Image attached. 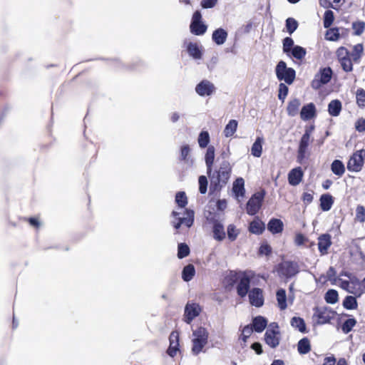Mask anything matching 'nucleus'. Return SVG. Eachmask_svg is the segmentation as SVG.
Returning a JSON list of instances; mask_svg holds the SVG:
<instances>
[{
  "instance_id": "5fc2aeb1",
  "label": "nucleus",
  "mask_w": 365,
  "mask_h": 365,
  "mask_svg": "<svg viewBox=\"0 0 365 365\" xmlns=\"http://www.w3.org/2000/svg\"><path fill=\"white\" fill-rule=\"evenodd\" d=\"M339 31L338 29H331L326 34V38L329 41H335L339 38Z\"/></svg>"
},
{
  "instance_id": "a18cd8bd",
  "label": "nucleus",
  "mask_w": 365,
  "mask_h": 365,
  "mask_svg": "<svg viewBox=\"0 0 365 365\" xmlns=\"http://www.w3.org/2000/svg\"><path fill=\"white\" fill-rule=\"evenodd\" d=\"M190 148L188 145H183L180 148V158L187 163H192V160L189 157Z\"/></svg>"
},
{
  "instance_id": "bf43d9fd",
  "label": "nucleus",
  "mask_w": 365,
  "mask_h": 365,
  "mask_svg": "<svg viewBox=\"0 0 365 365\" xmlns=\"http://www.w3.org/2000/svg\"><path fill=\"white\" fill-rule=\"evenodd\" d=\"M298 24L296 20L292 18H289L286 21V27L287 31L291 34H292L297 28Z\"/></svg>"
},
{
  "instance_id": "2eb2a0df",
  "label": "nucleus",
  "mask_w": 365,
  "mask_h": 365,
  "mask_svg": "<svg viewBox=\"0 0 365 365\" xmlns=\"http://www.w3.org/2000/svg\"><path fill=\"white\" fill-rule=\"evenodd\" d=\"M250 302L252 306L260 307L264 304L262 290L259 288H254L249 292Z\"/></svg>"
},
{
  "instance_id": "7ed1b4c3",
  "label": "nucleus",
  "mask_w": 365,
  "mask_h": 365,
  "mask_svg": "<svg viewBox=\"0 0 365 365\" xmlns=\"http://www.w3.org/2000/svg\"><path fill=\"white\" fill-rule=\"evenodd\" d=\"M192 352L193 354L197 355L202 351L203 348L207 344L209 333L205 328L200 327L192 331Z\"/></svg>"
},
{
  "instance_id": "c756f323",
  "label": "nucleus",
  "mask_w": 365,
  "mask_h": 365,
  "mask_svg": "<svg viewBox=\"0 0 365 365\" xmlns=\"http://www.w3.org/2000/svg\"><path fill=\"white\" fill-rule=\"evenodd\" d=\"M264 138L257 137L251 148V154L256 158H259L262 153V144Z\"/></svg>"
},
{
  "instance_id": "1a4fd4ad",
  "label": "nucleus",
  "mask_w": 365,
  "mask_h": 365,
  "mask_svg": "<svg viewBox=\"0 0 365 365\" xmlns=\"http://www.w3.org/2000/svg\"><path fill=\"white\" fill-rule=\"evenodd\" d=\"M201 14L200 11H195L192 18L190 24V31L195 35H202L207 30V26L201 22Z\"/></svg>"
},
{
  "instance_id": "052dcab7",
  "label": "nucleus",
  "mask_w": 365,
  "mask_h": 365,
  "mask_svg": "<svg viewBox=\"0 0 365 365\" xmlns=\"http://www.w3.org/2000/svg\"><path fill=\"white\" fill-rule=\"evenodd\" d=\"M199 190L202 194H205L207 192V179L205 176L201 175L199 177Z\"/></svg>"
},
{
  "instance_id": "4d7b16f0",
  "label": "nucleus",
  "mask_w": 365,
  "mask_h": 365,
  "mask_svg": "<svg viewBox=\"0 0 365 365\" xmlns=\"http://www.w3.org/2000/svg\"><path fill=\"white\" fill-rule=\"evenodd\" d=\"M356 96L358 106L365 107V91L362 88L358 89Z\"/></svg>"
},
{
  "instance_id": "f3484780",
  "label": "nucleus",
  "mask_w": 365,
  "mask_h": 365,
  "mask_svg": "<svg viewBox=\"0 0 365 365\" xmlns=\"http://www.w3.org/2000/svg\"><path fill=\"white\" fill-rule=\"evenodd\" d=\"M170 346L167 351L168 355L173 357L179 351V334L178 331H173L170 335Z\"/></svg>"
},
{
  "instance_id": "37998d69",
  "label": "nucleus",
  "mask_w": 365,
  "mask_h": 365,
  "mask_svg": "<svg viewBox=\"0 0 365 365\" xmlns=\"http://www.w3.org/2000/svg\"><path fill=\"white\" fill-rule=\"evenodd\" d=\"M210 140V134L207 131H201L198 135L197 143L200 148H206Z\"/></svg>"
},
{
  "instance_id": "39448f33",
  "label": "nucleus",
  "mask_w": 365,
  "mask_h": 365,
  "mask_svg": "<svg viewBox=\"0 0 365 365\" xmlns=\"http://www.w3.org/2000/svg\"><path fill=\"white\" fill-rule=\"evenodd\" d=\"M264 340L266 344L272 348H275L279 345L280 333L279 326L276 322H272L268 326L264 334Z\"/></svg>"
},
{
  "instance_id": "79ce46f5",
  "label": "nucleus",
  "mask_w": 365,
  "mask_h": 365,
  "mask_svg": "<svg viewBox=\"0 0 365 365\" xmlns=\"http://www.w3.org/2000/svg\"><path fill=\"white\" fill-rule=\"evenodd\" d=\"M290 323L294 328L297 329L300 332L306 331L305 322L302 318L294 317L292 318Z\"/></svg>"
},
{
  "instance_id": "f257e3e1",
  "label": "nucleus",
  "mask_w": 365,
  "mask_h": 365,
  "mask_svg": "<svg viewBox=\"0 0 365 365\" xmlns=\"http://www.w3.org/2000/svg\"><path fill=\"white\" fill-rule=\"evenodd\" d=\"M231 173V166L229 162L223 161L217 171L207 173L210 180V187L218 190L226 185Z\"/></svg>"
},
{
  "instance_id": "6e6d98bb",
  "label": "nucleus",
  "mask_w": 365,
  "mask_h": 365,
  "mask_svg": "<svg viewBox=\"0 0 365 365\" xmlns=\"http://www.w3.org/2000/svg\"><path fill=\"white\" fill-rule=\"evenodd\" d=\"M363 46L361 43H358L354 46L351 53V57L354 59V61H357L358 59L360 58L363 53Z\"/></svg>"
},
{
  "instance_id": "603ef678",
  "label": "nucleus",
  "mask_w": 365,
  "mask_h": 365,
  "mask_svg": "<svg viewBox=\"0 0 365 365\" xmlns=\"http://www.w3.org/2000/svg\"><path fill=\"white\" fill-rule=\"evenodd\" d=\"M355 220L361 223L365 222V207L362 205H358L356 208Z\"/></svg>"
},
{
  "instance_id": "4468645a",
  "label": "nucleus",
  "mask_w": 365,
  "mask_h": 365,
  "mask_svg": "<svg viewBox=\"0 0 365 365\" xmlns=\"http://www.w3.org/2000/svg\"><path fill=\"white\" fill-rule=\"evenodd\" d=\"M232 192L238 202H241L245 196V180L242 178H237L232 185Z\"/></svg>"
},
{
  "instance_id": "9b49d317",
  "label": "nucleus",
  "mask_w": 365,
  "mask_h": 365,
  "mask_svg": "<svg viewBox=\"0 0 365 365\" xmlns=\"http://www.w3.org/2000/svg\"><path fill=\"white\" fill-rule=\"evenodd\" d=\"M263 198L264 195L259 192L255 193L252 196L247 203L246 210L248 215H254L259 211Z\"/></svg>"
},
{
  "instance_id": "6ab92c4d",
  "label": "nucleus",
  "mask_w": 365,
  "mask_h": 365,
  "mask_svg": "<svg viewBox=\"0 0 365 365\" xmlns=\"http://www.w3.org/2000/svg\"><path fill=\"white\" fill-rule=\"evenodd\" d=\"M250 277L244 274L240 278V282L237 286V294L241 297H244L247 295L248 292V289L250 288Z\"/></svg>"
},
{
  "instance_id": "e2e57ef3",
  "label": "nucleus",
  "mask_w": 365,
  "mask_h": 365,
  "mask_svg": "<svg viewBox=\"0 0 365 365\" xmlns=\"http://www.w3.org/2000/svg\"><path fill=\"white\" fill-rule=\"evenodd\" d=\"M343 70L346 72L352 71V63L349 57L339 61Z\"/></svg>"
},
{
  "instance_id": "0eeeda50",
  "label": "nucleus",
  "mask_w": 365,
  "mask_h": 365,
  "mask_svg": "<svg viewBox=\"0 0 365 365\" xmlns=\"http://www.w3.org/2000/svg\"><path fill=\"white\" fill-rule=\"evenodd\" d=\"M277 272L279 275L290 278L299 272V265L297 262L284 261L278 265Z\"/></svg>"
},
{
  "instance_id": "13d9d810",
  "label": "nucleus",
  "mask_w": 365,
  "mask_h": 365,
  "mask_svg": "<svg viewBox=\"0 0 365 365\" xmlns=\"http://www.w3.org/2000/svg\"><path fill=\"white\" fill-rule=\"evenodd\" d=\"M352 28L354 31V34L356 36H360L364 31L365 23L363 21L354 22L352 24Z\"/></svg>"
},
{
  "instance_id": "3c124183",
  "label": "nucleus",
  "mask_w": 365,
  "mask_h": 365,
  "mask_svg": "<svg viewBox=\"0 0 365 365\" xmlns=\"http://www.w3.org/2000/svg\"><path fill=\"white\" fill-rule=\"evenodd\" d=\"M334 19V13L331 10L325 11L324 15V26L327 29L331 26Z\"/></svg>"
},
{
  "instance_id": "49530a36",
  "label": "nucleus",
  "mask_w": 365,
  "mask_h": 365,
  "mask_svg": "<svg viewBox=\"0 0 365 365\" xmlns=\"http://www.w3.org/2000/svg\"><path fill=\"white\" fill-rule=\"evenodd\" d=\"M340 276H344L347 277L349 279V282L354 287H359V286L361 285V282L359 280V279L355 275L350 272H342L340 273Z\"/></svg>"
},
{
  "instance_id": "c9c22d12",
  "label": "nucleus",
  "mask_w": 365,
  "mask_h": 365,
  "mask_svg": "<svg viewBox=\"0 0 365 365\" xmlns=\"http://www.w3.org/2000/svg\"><path fill=\"white\" fill-rule=\"evenodd\" d=\"M331 169L334 174L339 177L342 176L345 172L344 165L339 160H335L332 162Z\"/></svg>"
},
{
  "instance_id": "dca6fc26",
  "label": "nucleus",
  "mask_w": 365,
  "mask_h": 365,
  "mask_svg": "<svg viewBox=\"0 0 365 365\" xmlns=\"http://www.w3.org/2000/svg\"><path fill=\"white\" fill-rule=\"evenodd\" d=\"M332 71L330 68H325L320 71V73L317 76L318 79H315L313 83V87L318 88L320 86V83H327L331 78Z\"/></svg>"
},
{
  "instance_id": "f03ea898",
  "label": "nucleus",
  "mask_w": 365,
  "mask_h": 365,
  "mask_svg": "<svg viewBox=\"0 0 365 365\" xmlns=\"http://www.w3.org/2000/svg\"><path fill=\"white\" fill-rule=\"evenodd\" d=\"M170 217V223L176 230H178L182 225L190 228L194 222L195 212L193 210H174L171 212Z\"/></svg>"
},
{
  "instance_id": "b1692460",
  "label": "nucleus",
  "mask_w": 365,
  "mask_h": 365,
  "mask_svg": "<svg viewBox=\"0 0 365 365\" xmlns=\"http://www.w3.org/2000/svg\"><path fill=\"white\" fill-rule=\"evenodd\" d=\"M187 51L189 55L194 59L199 60L202 58L201 46L197 43L190 42L187 45Z\"/></svg>"
},
{
  "instance_id": "5701e85b",
  "label": "nucleus",
  "mask_w": 365,
  "mask_h": 365,
  "mask_svg": "<svg viewBox=\"0 0 365 365\" xmlns=\"http://www.w3.org/2000/svg\"><path fill=\"white\" fill-rule=\"evenodd\" d=\"M339 287L344 290H346L347 292L352 294L358 297H360L364 293L363 289H361V287H353L349 282V280H341Z\"/></svg>"
},
{
  "instance_id": "c03bdc74",
  "label": "nucleus",
  "mask_w": 365,
  "mask_h": 365,
  "mask_svg": "<svg viewBox=\"0 0 365 365\" xmlns=\"http://www.w3.org/2000/svg\"><path fill=\"white\" fill-rule=\"evenodd\" d=\"M324 299L329 304H335L338 302L339 295L337 291L335 289H329L325 294Z\"/></svg>"
},
{
  "instance_id": "de8ad7c7",
  "label": "nucleus",
  "mask_w": 365,
  "mask_h": 365,
  "mask_svg": "<svg viewBox=\"0 0 365 365\" xmlns=\"http://www.w3.org/2000/svg\"><path fill=\"white\" fill-rule=\"evenodd\" d=\"M356 321L355 319L351 318L346 319L341 326V330L344 334L350 332L353 327L356 325Z\"/></svg>"
},
{
  "instance_id": "7c9ffc66",
  "label": "nucleus",
  "mask_w": 365,
  "mask_h": 365,
  "mask_svg": "<svg viewBox=\"0 0 365 365\" xmlns=\"http://www.w3.org/2000/svg\"><path fill=\"white\" fill-rule=\"evenodd\" d=\"M301 101L298 98L291 100L287 106V111L289 116H295L298 114Z\"/></svg>"
},
{
  "instance_id": "a878e982",
  "label": "nucleus",
  "mask_w": 365,
  "mask_h": 365,
  "mask_svg": "<svg viewBox=\"0 0 365 365\" xmlns=\"http://www.w3.org/2000/svg\"><path fill=\"white\" fill-rule=\"evenodd\" d=\"M227 32L223 29H216L212 36V41L217 45H222L227 40Z\"/></svg>"
},
{
  "instance_id": "bb28decb",
  "label": "nucleus",
  "mask_w": 365,
  "mask_h": 365,
  "mask_svg": "<svg viewBox=\"0 0 365 365\" xmlns=\"http://www.w3.org/2000/svg\"><path fill=\"white\" fill-rule=\"evenodd\" d=\"M267 325V320L262 316H257L252 319L251 326L256 332H262Z\"/></svg>"
},
{
  "instance_id": "f8f14e48",
  "label": "nucleus",
  "mask_w": 365,
  "mask_h": 365,
  "mask_svg": "<svg viewBox=\"0 0 365 365\" xmlns=\"http://www.w3.org/2000/svg\"><path fill=\"white\" fill-rule=\"evenodd\" d=\"M201 312V307L197 303H187L185 305L183 320L187 324H190Z\"/></svg>"
},
{
  "instance_id": "a19ab883",
  "label": "nucleus",
  "mask_w": 365,
  "mask_h": 365,
  "mask_svg": "<svg viewBox=\"0 0 365 365\" xmlns=\"http://www.w3.org/2000/svg\"><path fill=\"white\" fill-rule=\"evenodd\" d=\"M343 306L346 309H356L358 307V303L356 297L354 296H347L343 301Z\"/></svg>"
},
{
  "instance_id": "e433bc0d",
  "label": "nucleus",
  "mask_w": 365,
  "mask_h": 365,
  "mask_svg": "<svg viewBox=\"0 0 365 365\" xmlns=\"http://www.w3.org/2000/svg\"><path fill=\"white\" fill-rule=\"evenodd\" d=\"M237 121L236 120H230L226 125L223 133L226 138L232 136L237 128Z\"/></svg>"
},
{
  "instance_id": "ddd939ff",
  "label": "nucleus",
  "mask_w": 365,
  "mask_h": 365,
  "mask_svg": "<svg viewBox=\"0 0 365 365\" xmlns=\"http://www.w3.org/2000/svg\"><path fill=\"white\" fill-rule=\"evenodd\" d=\"M312 130V128H310V130H306L305 133L302 135L299 146L298 149V155H297V161L299 163H302L304 159L305 158L307 148L309 144L310 141V135H311V130Z\"/></svg>"
},
{
  "instance_id": "9d476101",
  "label": "nucleus",
  "mask_w": 365,
  "mask_h": 365,
  "mask_svg": "<svg viewBox=\"0 0 365 365\" xmlns=\"http://www.w3.org/2000/svg\"><path fill=\"white\" fill-rule=\"evenodd\" d=\"M215 91V85L208 80H202L195 86V92L201 97L210 96Z\"/></svg>"
},
{
  "instance_id": "69168bd1",
  "label": "nucleus",
  "mask_w": 365,
  "mask_h": 365,
  "mask_svg": "<svg viewBox=\"0 0 365 365\" xmlns=\"http://www.w3.org/2000/svg\"><path fill=\"white\" fill-rule=\"evenodd\" d=\"M217 3V0H202L201 6L204 9L213 8Z\"/></svg>"
},
{
  "instance_id": "58836bf2",
  "label": "nucleus",
  "mask_w": 365,
  "mask_h": 365,
  "mask_svg": "<svg viewBox=\"0 0 365 365\" xmlns=\"http://www.w3.org/2000/svg\"><path fill=\"white\" fill-rule=\"evenodd\" d=\"M195 274V267L192 264H188L183 268L182 277L184 281H190Z\"/></svg>"
},
{
  "instance_id": "680f3d73",
  "label": "nucleus",
  "mask_w": 365,
  "mask_h": 365,
  "mask_svg": "<svg viewBox=\"0 0 365 365\" xmlns=\"http://www.w3.org/2000/svg\"><path fill=\"white\" fill-rule=\"evenodd\" d=\"M288 91H289L288 87L284 83H281L279 86V94H278L279 99L284 101V100L285 99V98L287 97V96L288 94Z\"/></svg>"
},
{
  "instance_id": "774afa93",
  "label": "nucleus",
  "mask_w": 365,
  "mask_h": 365,
  "mask_svg": "<svg viewBox=\"0 0 365 365\" xmlns=\"http://www.w3.org/2000/svg\"><path fill=\"white\" fill-rule=\"evenodd\" d=\"M356 129L359 132L365 131V119H359L356 123Z\"/></svg>"
},
{
  "instance_id": "f704fd0d",
  "label": "nucleus",
  "mask_w": 365,
  "mask_h": 365,
  "mask_svg": "<svg viewBox=\"0 0 365 365\" xmlns=\"http://www.w3.org/2000/svg\"><path fill=\"white\" fill-rule=\"evenodd\" d=\"M264 230V224L259 220H255L250 224L249 230L253 234L259 235Z\"/></svg>"
},
{
  "instance_id": "4be33fe9",
  "label": "nucleus",
  "mask_w": 365,
  "mask_h": 365,
  "mask_svg": "<svg viewBox=\"0 0 365 365\" xmlns=\"http://www.w3.org/2000/svg\"><path fill=\"white\" fill-rule=\"evenodd\" d=\"M215 149L213 145H210L207 147L205 155V162L207 167V173H210L212 169L215 157Z\"/></svg>"
},
{
  "instance_id": "2f4dec72",
  "label": "nucleus",
  "mask_w": 365,
  "mask_h": 365,
  "mask_svg": "<svg viewBox=\"0 0 365 365\" xmlns=\"http://www.w3.org/2000/svg\"><path fill=\"white\" fill-rule=\"evenodd\" d=\"M334 203V200L331 195L329 194H324L320 197V207L323 211H329Z\"/></svg>"
},
{
  "instance_id": "0e129e2a",
  "label": "nucleus",
  "mask_w": 365,
  "mask_h": 365,
  "mask_svg": "<svg viewBox=\"0 0 365 365\" xmlns=\"http://www.w3.org/2000/svg\"><path fill=\"white\" fill-rule=\"evenodd\" d=\"M349 51L344 47H340L336 51V56L339 61L349 57Z\"/></svg>"
},
{
  "instance_id": "c85d7f7f",
  "label": "nucleus",
  "mask_w": 365,
  "mask_h": 365,
  "mask_svg": "<svg viewBox=\"0 0 365 365\" xmlns=\"http://www.w3.org/2000/svg\"><path fill=\"white\" fill-rule=\"evenodd\" d=\"M267 229L272 234L280 233L283 230V222L279 219H272L267 225Z\"/></svg>"
},
{
  "instance_id": "423d86ee",
  "label": "nucleus",
  "mask_w": 365,
  "mask_h": 365,
  "mask_svg": "<svg viewBox=\"0 0 365 365\" xmlns=\"http://www.w3.org/2000/svg\"><path fill=\"white\" fill-rule=\"evenodd\" d=\"M336 312L327 307H316L314 309V319L318 324L329 323L335 317Z\"/></svg>"
},
{
  "instance_id": "8fccbe9b",
  "label": "nucleus",
  "mask_w": 365,
  "mask_h": 365,
  "mask_svg": "<svg viewBox=\"0 0 365 365\" xmlns=\"http://www.w3.org/2000/svg\"><path fill=\"white\" fill-rule=\"evenodd\" d=\"M227 232L228 239L230 241H235L240 233L239 230H237L236 227L232 224H230L227 226Z\"/></svg>"
},
{
  "instance_id": "338daca9",
  "label": "nucleus",
  "mask_w": 365,
  "mask_h": 365,
  "mask_svg": "<svg viewBox=\"0 0 365 365\" xmlns=\"http://www.w3.org/2000/svg\"><path fill=\"white\" fill-rule=\"evenodd\" d=\"M271 252H272V248L267 243L262 244L259 247V253L261 255H268L271 253Z\"/></svg>"
},
{
  "instance_id": "a211bd4d",
  "label": "nucleus",
  "mask_w": 365,
  "mask_h": 365,
  "mask_svg": "<svg viewBox=\"0 0 365 365\" xmlns=\"http://www.w3.org/2000/svg\"><path fill=\"white\" fill-rule=\"evenodd\" d=\"M331 245V236L329 234H323L318 238V248L322 255L327 253V250Z\"/></svg>"
},
{
  "instance_id": "ea45409f",
  "label": "nucleus",
  "mask_w": 365,
  "mask_h": 365,
  "mask_svg": "<svg viewBox=\"0 0 365 365\" xmlns=\"http://www.w3.org/2000/svg\"><path fill=\"white\" fill-rule=\"evenodd\" d=\"M297 346L298 351L301 354H306L311 349L310 342L307 338H303L301 340H299Z\"/></svg>"
},
{
  "instance_id": "20e7f679",
  "label": "nucleus",
  "mask_w": 365,
  "mask_h": 365,
  "mask_svg": "<svg viewBox=\"0 0 365 365\" xmlns=\"http://www.w3.org/2000/svg\"><path fill=\"white\" fill-rule=\"evenodd\" d=\"M276 76L279 81H284L287 84H292L296 76L295 71L292 68H288L284 61H281L278 63L275 68Z\"/></svg>"
},
{
  "instance_id": "09e8293b",
  "label": "nucleus",
  "mask_w": 365,
  "mask_h": 365,
  "mask_svg": "<svg viewBox=\"0 0 365 365\" xmlns=\"http://www.w3.org/2000/svg\"><path fill=\"white\" fill-rule=\"evenodd\" d=\"M190 254V248L185 243H180L178 247V257L182 259Z\"/></svg>"
},
{
  "instance_id": "412c9836",
  "label": "nucleus",
  "mask_w": 365,
  "mask_h": 365,
  "mask_svg": "<svg viewBox=\"0 0 365 365\" xmlns=\"http://www.w3.org/2000/svg\"><path fill=\"white\" fill-rule=\"evenodd\" d=\"M316 115V108L314 103H310L304 106L300 112V117L303 120H309Z\"/></svg>"
},
{
  "instance_id": "72a5a7b5",
  "label": "nucleus",
  "mask_w": 365,
  "mask_h": 365,
  "mask_svg": "<svg viewBox=\"0 0 365 365\" xmlns=\"http://www.w3.org/2000/svg\"><path fill=\"white\" fill-rule=\"evenodd\" d=\"M277 305L281 310H284L287 307L286 292L283 289H279L276 294Z\"/></svg>"
},
{
  "instance_id": "cd10ccee",
  "label": "nucleus",
  "mask_w": 365,
  "mask_h": 365,
  "mask_svg": "<svg viewBox=\"0 0 365 365\" xmlns=\"http://www.w3.org/2000/svg\"><path fill=\"white\" fill-rule=\"evenodd\" d=\"M175 202L178 205V207L175 210H192L191 209L186 208L187 198L184 192H178L176 193Z\"/></svg>"
},
{
  "instance_id": "393cba45",
  "label": "nucleus",
  "mask_w": 365,
  "mask_h": 365,
  "mask_svg": "<svg viewBox=\"0 0 365 365\" xmlns=\"http://www.w3.org/2000/svg\"><path fill=\"white\" fill-rule=\"evenodd\" d=\"M213 237L217 241H222L225 238V232L223 225L218 222L215 221L212 227Z\"/></svg>"
},
{
  "instance_id": "4c0bfd02",
  "label": "nucleus",
  "mask_w": 365,
  "mask_h": 365,
  "mask_svg": "<svg viewBox=\"0 0 365 365\" xmlns=\"http://www.w3.org/2000/svg\"><path fill=\"white\" fill-rule=\"evenodd\" d=\"M307 54V51L304 48L300 46H294L292 50L289 52V56L297 60H302Z\"/></svg>"
},
{
  "instance_id": "473e14b6",
  "label": "nucleus",
  "mask_w": 365,
  "mask_h": 365,
  "mask_svg": "<svg viewBox=\"0 0 365 365\" xmlns=\"http://www.w3.org/2000/svg\"><path fill=\"white\" fill-rule=\"evenodd\" d=\"M341 110V103L339 100H333L328 105V111L331 116H338Z\"/></svg>"
},
{
  "instance_id": "864d4df0",
  "label": "nucleus",
  "mask_w": 365,
  "mask_h": 365,
  "mask_svg": "<svg viewBox=\"0 0 365 365\" xmlns=\"http://www.w3.org/2000/svg\"><path fill=\"white\" fill-rule=\"evenodd\" d=\"M294 46V41L292 38L286 37L283 40V51L288 56Z\"/></svg>"
},
{
  "instance_id": "6e6552de",
  "label": "nucleus",
  "mask_w": 365,
  "mask_h": 365,
  "mask_svg": "<svg viewBox=\"0 0 365 365\" xmlns=\"http://www.w3.org/2000/svg\"><path fill=\"white\" fill-rule=\"evenodd\" d=\"M364 157L365 150L362 149L354 153L348 162V170L353 172L361 170L364 164Z\"/></svg>"
},
{
  "instance_id": "aec40b11",
  "label": "nucleus",
  "mask_w": 365,
  "mask_h": 365,
  "mask_svg": "<svg viewBox=\"0 0 365 365\" xmlns=\"http://www.w3.org/2000/svg\"><path fill=\"white\" fill-rule=\"evenodd\" d=\"M303 178V172L301 168L292 169L288 174V181L291 185L296 186L299 185Z\"/></svg>"
}]
</instances>
